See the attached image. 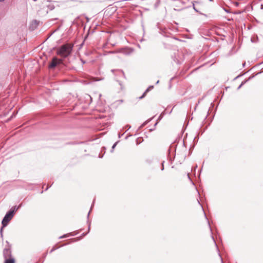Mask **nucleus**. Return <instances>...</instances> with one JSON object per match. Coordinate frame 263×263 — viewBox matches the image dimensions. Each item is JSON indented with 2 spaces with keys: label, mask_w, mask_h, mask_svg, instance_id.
Returning <instances> with one entry per match:
<instances>
[{
  "label": "nucleus",
  "mask_w": 263,
  "mask_h": 263,
  "mask_svg": "<svg viewBox=\"0 0 263 263\" xmlns=\"http://www.w3.org/2000/svg\"><path fill=\"white\" fill-rule=\"evenodd\" d=\"M222 97L219 99L217 101V103L216 105V106L214 108L215 104L214 102H212L211 103V106L209 109L208 111V115L206 116L204 120L203 121L202 124L201 125L199 131L197 133V135L201 136L205 131V130L208 128V127L210 125L211 123L212 122L216 112L217 111L218 106L219 104V103L221 101Z\"/></svg>",
  "instance_id": "obj_1"
},
{
  "label": "nucleus",
  "mask_w": 263,
  "mask_h": 263,
  "mask_svg": "<svg viewBox=\"0 0 263 263\" xmlns=\"http://www.w3.org/2000/svg\"><path fill=\"white\" fill-rule=\"evenodd\" d=\"M182 136V135L178 136L175 141L171 144L168 149L167 159L171 163H172L175 160L177 144L179 141L181 139Z\"/></svg>",
  "instance_id": "obj_2"
},
{
  "label": "nucleus",
  "mask_w": 263,
  "mask_h": 263,
  "mask_svg": "<svg viewBox=\"0 0 263 263\" xmlns=\"http://www.w3.org/2000/svg\"><path fill=\"white\" fill-rule=\"evenodd\" d=\"M71 49L67 45H63L59 47L57 50L58 54L61 56H67L71 54Z\"/></svg>",
  "instance_id": "obj_3"
},
{
  "label": "nucleus",
  "mask_w": 263,
  "mask_h": 263,
  "mask_svg": "<svg viewBox=\"0 0 263 263\" xmlns=\"http://www.w3.org/2000/svg\"><path fill=\"white\" fill-rule=\"evenodd\" d=\"M197 201H198V203H199V204L200 205V206H201V208H202V210H203V213H204V217H205V219L207 220L208 223V225H209V227L210 230V231H211V237H212V239H213V241H214V244H215V246H216V249H217V252H218V255H219V257H220V258L221 263H223V259H222V257H221V254H220V252H219V250L218 247V246H217V243H216V241H215V239H214V237H213V236L212 229H211V226H210V222H209V220H208V217H207V216L206 215V214H205V212H204V209H203V206H202V205H201V203H200L198 199H197Z\"/></svg>",
  "instance_id": "obj_4"
},
{
  "label": "nucleus",
  "mask_w": 263,
  "mask_h": 263,
  "mask_svg": "<svg viewBox=\"0 0 263 263\" xmlns=\"http://www.w3.org/2000/svg\"><path fill=\"white\" fill-rule=\"evenodd\" d=\"M7 245L3 250V256L5 259L13 257L12 255L11 245L8 241H6Z\"/></svg>",
  "instance_id": "obj_5"
},
{
  "label": "nucleus",
  "mask_w": 263,
  "mask_h": 263,
  "mask_svg": "<svg viewBox=\"0 0 263 263\" xmlns=\"http://www.w3.org/2000/svg\"><path fill=\"white\" fill-rule=\"evenodd\" d=\"M10 220L9 219H6L4 217H3L2 221V226L0 229V234L1 237L3 238V230L6 227L9 223Z\"/></svg>",
  "instance_id": "obj_6"
},
{
  "label": "nucleus",
  "mask_w": 263,
  "mask_h": 263,
  "mask_svg": "<svg viewBox=\"0 0 263 263\" xmlns=\"http://www.w3.org/2000/svg\"><path fill=\"white\" fill-rule=\"evenodd\" d=\"M15 213V211L11 208L6 212L4 217L10 221L13 218Z\"/></svg>",
  "instance_id": "obj_7"
},
{
  "label": "nucleus",
  "mask_w": 263,
  "mask_h": 263,
  "mask_svg": "<svg viewBox=\"0 0 263 263\" xmlns=\"http://www.w3.org/2000/svg\"><path fill=\"white\" fill-rule=\"evenodd\" d=\"M59 64V60L57 58L54 57L52 61L49 64L48 68L50 69L54 68Z\"/></svg>",
  "instance_id": "obj_8"
},
{
  "label": "nucleus",
  "mask_w": 263,
  "mask_h": 263,
  "mask_svg": "<svg viewBox=\"0 0 263 263\" xmlns=\"http://www.w3.org/2000/svg\"><path fill=\"white\" fill-rule=\"evenodd\" d=\"M134 51V48L132 47H126L122 48L121 52L125 55H129Z\"/></svg>",
  "instance_id": "obj_9"
},
{
  "label": "nucleus",
  "mask_w": 263,
  "mask_h": 263,
  "mask_svg": "<svg viewBox=\"0 0 263 263\" xmlns=\"http://www.w3.org/2000/svg\"><path fill=\"white\" fill-rule=\"evenodd\" d=\"M157 27L159 29V33L164 36L168 37L167 31L165 28L161 27L160 26V23H157L156 25Z\"/></svg>",
  "instance_id": "obj_10"
},
{
  "label": "nucleus",
  "mask_w": 263,
  "mask_h": 263,
  "mask_svg": "<svg viewBox=\"0 0 263 263\" xmlns=\"http://www.w3.org/2000/svg\"><path fill=\"white\" fill-rule=\"evenodd\" d=\"M95 199L93 200V201L92 202V203L91 204L90 209V210H89V212H88V213L87 214V223L88 224V231H87V233H88V234L90 232V225H91V221L89 219V217L90 213L91 212V209H92V206H93V205L95 204Z\"/></svg>",
  "instance_id": "obj_11"
},
{
  "label": "nucleus",
  "mask_w": 263,
  "mask_h": 263,
  "mask_svg": "<svg viewBox=\"0 0 263 263\" xmlns=\"http://www.w3.org/2000/svg\"><path fill=\"white\" fill-rule=\"evenodd\" d=\"M39 23L40 21L36 20H33L31 24L30 25V28H31L32 30H34L39 26Z\"/></svg>",
  "instance_id": "obj_12"
},
{
  "label": "nucleus",
  "mask_w": 263,
  "mask_h": 263,
  "mask_svg": "<svg viewBox=\"0 0 263 263\" xmlns=\"http://www.w3.org/2000/svg\"><path fill=\"white\" fill-rule=\"evenodd\" d=\"M111 71L112 72H114L115 71H116L117 72V73L116 74H118L120 76H122V77H123L125 79L126 78H125V73H124V71H123V70H121V69H118V70L112 69Z\"/></svg>",
  "instance_id": "obj_13"
},
{
  "label": "nucleus",
  "mask_w": 263,
  "mask_h": 263,
  "mask_svg": "<svg viewBox=\"0 0 263 263\" xmlns=\"http://www.w3.org/2000/svg\"><path fill=\"white\" fill-rule=\"evenodd\" d=\"M83 230V229H80V230H77V231H74L73 232H69V233H68V234H69V236H76V235H77L78 234H79V233L81 231H82Z\"/></svg>",
  "instance_id": "obj_14"
},
{
  "label": "nucleus",
  "mask_w": 263,
  "mask_h": 263,
  "mask_svg": "<svg viewBox=\"0 0 263 263\" xmlns=\"http://www.w3.org/2000/svg\"><path fill=\"white\" fill-rule=\"evenodd\" d=\"M15 259L14 257L10 258L9 259H4V263H15Z\"/></svg>",
  "instance_id": "obj_15"
},
{
  "label": "nucleus",
  "mask_w": 263,
  "mask_h": 263,
  "mask_svg": "<svg viewBox=\"0 0 263 263\" xmlns=\"http://www.w3.org/2000/svg\"><path fill=\"white\" fill-rule=\"evenodd\" d=\"M68 243H66V244H65V245H63L61 246H57V245H55L54 246H53L52 248L51 249V250L50 251V253H51L52 252H53V251H54L55 250L58 249L59 248H60V247H63L65 245H68Z\"/></svg>",
  "instance_id": "obj_16"
},
{
  "label": "nucleus",
  "mask_w": 263,
  "mask_h": 263,
  "mask_svg": "<svg viewBox=\"0 0 263 263\" xmlns=\"http://www.w3.org/2000/svg\"><path fill=\"white\" fill-rule=\"evenodd\" d=\"M261 73V72H257V73H253L252 74H251L249 78L248 79H245L246 80H247V82L248 81H249L250 80H252V79H253L255 77H256L257 75H258V74H260Z\"/></svg>",
  "instance_id": "obj_17"
},
{
  "label": "nucleus",
  "mask_w": 263,
  "mask_h": 263,
  "mask_svg": "<svg viewBox=\"0 0 263 263\" xmlns=\"http://www.w3.org/2000/svg\"><path fill=\"white\" fill-rule=\"evenodd\" d=\"M23 206V203H21L20 204H18V205H14V206H13L12 207V208L15 211V212H16V211L17 210H18L22 206Z\"/></svg>",
  "instance_id": "obj_18"
},
{
  "label": "nucleus",
  "mask_w": 263,
  "mask_h": 263,
  "mask_svg": "<svg viewBox=\"0 0 263 263\" xmlns=\"http://www.w3.org/2000/svg\"><path fill=\"white\" fill-rule=\"evenodd\" d=\"M193 119V117H191V118H189V120H192ZM189 121H187V119H185V121L184 122L183 126V129L185 130L186 126L189 124Z\"/></svg>",
  "instance_id": "obj_19"
},
{
  "label": "nucleus",
  "mask_w": 263,
  "mask_h": 263,
  "mask_svg": "<svg viewBox=\"0 0 263 263\" xmlns=\"http://www.w3.org/2000/svg\"><path fill=\"white\" fill-rule=\"evenodd\" d=\"M195 146V145H194L193 144L191 145L189 150V155H191L192 154Z\"/></svg>",
  "instance_id": "obj_20"
},
{
  "label": "nucleus",
  "mask_w": 263,
  "mask_h": 263,
  "mask_svg": "<svg viewBox=\"0 0 263 263\" xmlns=\"http://www.w3.org/2000/svg\"><path fill=\"white\" fill-rule=\"evenodd\" d=\"M246 83H247V80H246L245 79L240 83V84L239 85V86L237 87V89L239 90Z\"/></svg>",
  "instance_id": "obj_21"
},
{
  "label": "nucleus",
  "mask_w": 263,
  "mask_h": 263,
  "mask_svg": "<svg viewBox=\"0 0 263 263\" xmlns=\"http://www.w3.org/2000/svg\"><path fill=\"white\" fill-rule=\"evenodd\" d=\"M199 138V135H197L194 137V140H193V143H194V144H194V145H196V144L197 143V142H198V140Z\"/></svg>",
  "instance_id": "obj_22"
},
{
  "label": "nucleus",
  "mask_w": 263,
  "mask_h": 263,
  "mask_svg": "<svg viewBox=\"0 0 263 263\" xmlns=\"http://www.w3.org/2000/svg\"><path fill=\"white\" fill-rule=\"evenodd\" d=\"M120 142L119 140L117 141V142H116L111 147V149L110 150V152L111 153H112L114 152V150L115 149V148L116 147V146H117V145L118 144V143Z\"/></svg>",
  "instance_id": "obj_23"
},
{
  "label": "nucleus",
  "mask_w": 263,
  "mask_h": 263,
  "mask_svg": "<svg viewBox=\"0 0 263 263\" xmlns=\"http://www.w3.org/2000/svg\"><path fill=\"white\" fill-rule=\"evenodd\" d=\"M82 239V238L81 237V236H80L76 237L74 238L71 239L70 240H72V242H76V241H80Z\"/></svg>",
  "instance_id": "obj_24"
},
{
  "label": "nucleus",
  "mask_w": 263,
  "mask_h": 263,
  "mask_svg": "<svg viewBox=\"0 0 263 263\" xmlns=\"http://www.w3.org/2000/svg\"><path fill=\"white\" fill-rule=\"evenodd\" d=\"M82 239V238L81 237V236H80L76 237L74 238L71 239L70 240H72V242H76V241H80Z\"/></svg>",
  "instance_id": "obj_25"
},
{
  "label": "nucleus",
  "mask_w": 263,
  "mask_h": 263,
  "mask_svg": "<svg viewBox=\"0 0 263 263\" xmlns=\"http://www.w3.org/2000/svg\"><path fill=\"white\" fill-rule=\"evenodd\" d=\"M154 85H150L146 89V90L144 91H145L147 93L149 91L152 90L154 88Z\"/></svg>",
  "instance_id": "obj_26"
},
{
  "label": "nucleus",
  "mask_w": 263,
  "mask_h": 263,
  "mask_svg": "<svg viewBox=\"0 0 263 263\" xmlns=\"http://www.w3.org/2000/svg\"><path fill=\"white\" fill-rule=\"evenodd\" d=\"M68 237H69L68 233H66V234H63V235L60 236L59 237V239H60L66 238Z\"/></svg>",
  "instance_id": "obj_27"
},
{
  "label": "nucleus",
  "mask_w": 263,
  "mask_h": 263,
  "mask_svg": "<svg viewBox=\"0 0 263 263\" xmlns=\"http://www.w3.org/2000/svg\"><path fill=\"white\" fill-rule=\"evenodd\" d=\"M187 136V134H186L183 139V146H184L185 147H186V142H185V138L186 137V136Z\"/></svg>",
  "instance_id": "obj_28"
},
{
  "label": "nucleus",
  "mask_w": 263,
  "mask_h": 263,
  "mask_svg": "<svg viewBox=\"0 0 263 263\" xmlns=\"http://www.w3.org/2000/svg\"><path fill=\"white\" fill-rule=\"evenodd\" d=\"M257 41H258V37L257 36H255V37H252L251 39V41L252 43H256V42H257Z\"/></svg>",
  "instance_id": "obj_29"
},
{
  "label": "nucleus",
  "mask_w": 263,
  "mask_h": 263,
  "mask_svg": "<svg viewBox=\"0 0 263 263\" xmlns=\"http://www.w3.org/2000/svg\"><path fill=\"white\" fill-rule=\"evenodd\" d=\"M34 185V184L29 183L27 184V188L30 190H33V186Z\"/></svg>",
  "instance_id": "obj_30"
},
{
  "label": "nucleus",
  "mask_w": 263,
  "mask_h": 263,
  "mask_svg": "<svg viewBox=\"0 0 263 263\" xmlns=\"http://www.w3.org/2000/svg\"><path fill=\"white\" fill-rule=\"evenodd\" d=\"M151 120H147L146 121H145V122H144L140 126V127L142 128L144 126H145L149 121H150Z\"/></svg>",
  "instance_id": "obj_31"
},
{
  "label": "nucleus",
  "mask_w": 263,
  "mask_h": 263,
  "mask_svg": "<svg viewBox=\"0 0 263 263\" xmlns=\"http://www.w3.org/2000/svg\"><path fill=\"white\" fill-rule=\"evenodd\" d=\"M160 4V0H157L155 4V8H157Z\"/></svg>",
  "instance_id": "obj_32"
},
{
  "label": "nucleus",
  "mask_w": 263,
  "mask_h": 263,
  "mask_svg": "<svg viewBox=\"0 0 263 263\" xmlns=\"http://www.w3.org/2000/svg\"><path fill=\"white\" fill-rule=\"evenodd\" d=\"M47 7L50 10H53L55 8L53 5H49Z\"/></svg>",
  "instance_id": "obj_33"
},
{
  "label": "nucleus",
  "mask_w": 263,
  "mask_h": 263,
  "mask_svg": "<svg viewBox=\"0 0 263 263\" xmlns=\"http://www.w3.org/2000/svg\"><path fill=\"white\" fill-rule=\"evenodd\" d=\"M147 95V93L145 91H144V92L142 93V95L139 97V99H143Z\"/></svg>",
  "instance_id": "obj_34"
},
{
  "label": "nucleus",
  "mask_w": 263,
  "mask_h": 263,
  "mask_svg": "<svg viewBox=\"0 0 263 263\" xmlns=\"http://www.w3.org/2000/svg\"><path fill=\"white\" fill-rule=\"evenodd\" d=\"M131 128V126L129 124H127L123 128V129H125V130H126V132L130 128Z\"/></svg>",
  "instance_id": "obj_35"
},
{
  "label": "nucleus",
  "mask_w": 263,
  "mask_h": 263,
  "mask_svg": "<svg viewBox=\"0 0 263 263\" xmlns=\"http://www.w3.org/2000/svg\"><path fill=\"white\" fill-rule=\"evenodd\" d=\"M126 132V130H125L124 132H123L122 133H121L120 132H119L118 133V138H121L122 137V136Z\"/></svg>",
  "instance_id": "obj_36"
},
{
  "label": "nucleus",
  "mask_w": 263,
  "mask_h": 263,
  "mask_svg": "<svg viewBox=\"0 0 263 263\" xmlns=\"http://www.w3.org/2000/svg\"><path fill=\"white\" fill-rule=\"evenodd\" d=\"M223 10L227 13H231V10H230V8H224Z\"/></svg>",
  "instance_id": "obj_37"
},
{
  "label": "nucleus",
  "mask_w": 263,
  "mask_h": 263,
  "mask_svg": "<svg viewBox=\"0 0 263 263\" xmlns=\"http://www.w3.org/2000/svg\"><path fill=\"white\" fill-rule=\"evenodd\" d=\"M165 161H163L161 163V171H163L164 169V163Z\"/></svg>",
  "instance_id": "obj_38"
},
{
  "label": "nucleus",
  "mask_w": 263,
  "mask_h": 263,
  "mask_svg": "<svg viewBox=\"0 0 263 263\" xmlns=\"http://www.w3.org/2000/svg\"><path fill=\"white\" fill-rule=\"evenodd\" d=\"M88 234V233L87 232H84L80 236L81 237L83 238H84L85 236H86Z\"/></svg>",
  "instance_id": "obj_39"
},
{
  "label": "nucleus",
  "mask_w": 263,
  "mask_h": 263,
  "mask_svg": "<svg viewBox=\"0 0 263 263\" xmlns=\"http://www.w3.org/2000/svg\"><path fill=\"white\" fill-rule=\"evenodd\" d=\"M192 4H193V9H194V10L196 12H199V10H197V9H196V8L195 7V5H194V2H192Z\"/></svg>",
  "instance_id": "obj_40"
},
{
  "label": "nucleus",
  "mask_w": 263,
  "mask_h": 263,
  "mask_svg": "<svg viewBox=\"0 0 263 263\" xmlns=\"http://www.w3.org/2000/svg\"><path fill=\"white\" fill-rule=\"evenodd\" d=\"M106 150V147L105 146H103L101 148V153H103V154H105Z\"/></svg>",
  "instance_id": "obj_41"
},
{
  "label": "nucleus",
  "mask_w": 263,
  "mask_h": 263,
  "mask_svg": "<svg viewBox=\"0 0 263 263\" xmlns=\"http://www.w3.org/2000/svg\"><path fill=\"white\" fill-rule=\"evenodd\" d=\"M131 136H132V134H129V133H128V134H127L126 135V136H125V140H127L129 137H131Z\"/></svg>",
  "instance_id": "obj_42"
},
{
  "label": "nucleus",
  "mask_w": 263,
  "mask_h": 263,
  "mask_svg": "<svg viewBox=\"0 0 263 263\" xmlns=\"http://www.w3.org/2000/svg\"><path fill=\"white\" fill-rule=\"evenodd\" d=\"M244 74H242V73H240L239 74V75H238L236 77H235L234 79V80H235L236 79H237L238 78L241 77V76H242Z\"/></svg>",
  "instance_id": "obj_43"
},
{
  "label": "nucleus",
  "mask_w": 263,
  "mask_h": 263,
  "mask_svg": "<svg viewBox=\"0 0 263 263\" xmlns=\"http://www.w3.org/2000/svg\"><path fill=\"white\" fill-rule=\"evenodd\" d=\"M117 82L121 86V89H123V87H122V84L121 81H119V80H117Z\"/></svg>",
  "instance_id": "obj_44"
},
{
  "label": "nucleus",
  "mask_w": 263,
  "mask_h": 263,
  "mask_svg": "<svg viewBox=\"0 0 263 263\" xmlns=\"http://www.w3.org/2000/svg\"><path fill=\"white\" fill-rule=\"evenodd\" d=\"M52 184H53V183H51V184H48V185H47V187L45 189V191H47L51 186Z\"/></svg>",
  "instance_id": "obj_45"
},
{
  "label": "nucleus",
  "mask_w": 263,
  "mask_h": 263,
  "mask_svg": "<svg viewBox=\"0 0 263 263\" xmlns=\"http://www.w3.org/2000/svg\"><path fill=\"white\" fill-rule=\"evenodd\" d=\"M47 255V252H46V253H44L43 254L42 257H43V259H45V258L46 257Z\"/></svg>",
  "instance_id": "obj_46"
},
{
  "label": "nucleus",
  "mask_w": 263,
  "mask_h": 263,
  "mask_svg": "<svg viewBox=\"0 0 263 263\" xmlns=\"http://www.w3.org/2000/svg\"><path fill=\"white\" fill-rule=\"evenodd\" d=\"M104 155V154H103H103H101V153H100V154H99V156H98V157H99V158H103V157Z\"/></svg>",
  "instance_id": "obj_47"
},
{
  "label": "nucleus",
  "mask_w": 263,
  "mask_h": 263,
  "mask_svg": "<svg viewBox=\"0 0 263 263\" xmlns=\"http://www.w3.org/2000/svg\"><path fill=\"white\" fill-rule=\"evenodd\" d=\"M91 53V51H88V52L85 53V55H87V56H88V55H90Z\"/></svg>",
  "instance_id": "obj_48"
},
{
  "label": "nucleus",
  "mask_w": 263,
  "mask_h": 263,
  "mask_svg": "<svg viewBox=\"0 0 263 263\" xmlns=\"http://www.w3.org/2000/svg\"><path fill=\"white\" fill-rule=\"evenodd\" d=\"M60 27V26H59V27H58V28L57 30H54V31H53V32H52L50 35H49V36H48V37H49L51 35H52V34H53L54 32H55L57 30H58V29H59Z\"/></svg>",
  "instance_id": "obj_49"
},
{
  "label": "nucleus",
  "mask_w": 263,
  "mask_h": 263,
  "mask_svg": "<svg viewBox=\"0 0 263 263\" xmlns=\"http://www.w3.org/2000/svg\"><path fill=\"white\" fill-rule=\"evenodd\" d=\"M187 177H188L190 181H192V179H191V177H190V175H189V173L187 174Z\"/></svg>",
  "instance_id": "obj_50"
},
{
  "label": "nucleus",
  "mask_w": 263,
  "mask_h": 263,
  "mask_svg": "<svg viewBox=\"0 0 263 263\" xmlns=\"http://www.w3.org/2000/svg\"><path fill=\"white\" fill-rule=\"evenodd\" d=\"M161 115H162V114L159 116V117H158V119H157V121H158V120H160L161 119Z\"/></svg>",
  "instance_id": "obj_51"
},
{
  "label": "nucleus",
  "mask_w": 263,
  "mask_h": 263,
  "mask_svg": "<svg viewBox=\"0 0 263 263\" xmlns=\"http://www.w3.org/2000/svg\"><path fill=\"white\" fill-rule=\"evenodd\" d=\"M239 4L238 2H236L235 4V5L237 7H238L239 6Z\"/></svg>",
  "instance_id": "obj_52"
},
{
  "label": "nucleus",
  "mask_w": 263,
  "mask_h": 263,
  "mask_svg": "<svg viewBox=\"0 0 263 263\" xmlns=\"http://www.w3.org/2000/svg\"><path fill=\"white\" fill-rule=\"evenodd\" d=\"M87 96L90 99V101H92V98L91 97V96L88 95H87Z\"/></svg>",
  "instance_id": "obj_53"
},
{
  "label": "nucleus",
  "mask_w": 263,
  "mask_h": 263,
  "mask_svg": "<svg viewBox=\"0 0 263 263\" xmlns=\"http://www.w3.org/2000/svg\"><path fill=\"white\" fill-rule=\"evenodd\" d=\"M174 78H175V77H172V78L170 79V83H171V82H172V81H173V80H174Z\"/></svg>",
  "instance_id": "obj_54"
},
{
  "label": "nucleus",
  "mask_w": 263,
  "mask_h": 263,
  "mask_svg": "<svg viewBox=\"0 0 263 263\" xmlns=\"http://www.w3.org/2000/svg\"><path fill=\"white\" fill-rule=\"evenodd\" d=\"M240 13H241V12L240 11H238V12H235L234 14H240Z\"/></svg>",
  "instance_id": "obj_55"
},
{
  "label": "nucleus",
  "mask_w": 263,
  "mask_h": 263,
  "mask_svg": "<svg viewBox=\"0 0 263 263\" xmlns=\"http://www.w3.org/2000/svg\"><path fill=\"white\" fill-rule=\"evenodd\" d=\"M245 65H246V62H243V63H242V67H245Z\"/></svg>",
  "instance_id": "obj_56"
},
{
  "label": "nucleus",
  "mask_w": 263,
  "mask_h": 263,
  "mask_svg": "<svg viewBox=\"0 0 263 263\" xmlns=\"http://www.w3.org/2000/svg\"><path fill=\"white\" fill-rule=\"evenodd\" d=\"M146 162L148 163H151V160H146Z\"/></svg>",
  "instance_id": "obj_57"
},
{
  "label": "nucleus",
  "mask_w": 263,
  "mask_h": 263,
  "mask_svg": "<svg viewBox=\"0 0 263 263\" xmlns=\"http://www.w3.org/2000/svg\"><path fill=\"white\" fill-rule=\"evenodd\" d=\"M159 80H158L156 82V85H157L159 83Z\"/></svg>",
  "instance_id": "obj_58"
},
{
  "label": "nucleus",
  "mask_w": 263,
  "mask_h": 263,
  "mask_svg": "<svg viewBox=\"0 0 263 263\" xmlns=\"http://www.w3.org/2000/svg\"><path fill=\"white\" fill-rule=\"evenodd\" d=\"M158 121H157V122L154 124V127H156V126L157 125V124H158Z\"/></svg>",
  "instance_id": "obj_59"
},
{
  "label": "nucleus",
  "mask_w": 263,
  "mask_h": 263,
  "mask_svg": "<svg viewBox=\"0 0 263 263\" xmlns=\"http://www.w3.org/2000/svg\"><path fill=\"white\" fill-rule=\"evenodd\" d=\"M154 129H155V128H151V129H149V130H150L151 132H152V131H153Z\"/></svg>",
  "instance_id": "obj_60"
},
{
  "label": "nucleus",
  "mask_w": 263,
  "mask_h": 263,
  "mask_svg": "<svg viewBox=\"0 0 263 263\" xmlns=\"http://www.w3.org/2000/svg\"><path fill=\"white\" fill-rule=\"evenodd\" d=\"M83 64H85L86 62L85 61L82 60L81 61Z\"/></svg>",
  "instance_id": "obj_61"
},
{
  "label": "nucleus",
  "mask_w": 263,
  "mask_h": 263,
  "mask_svg": "<svg viewBox=\"0 0 263 263\" xmlns=\"http://www.w3.org/2000/svg\"><path fill=\"white\" fill-rule=\"evenodd\" d=\"M202 167H203V165L202 166V167H201V168H200V172H201V171H202Z\"/></svg>",
  "instance_id": "obj_62"
},
{
  "label": "nucleus",
  "mask_w": 263,
  "mask_h": 263,
  "mask_svg": "<svg viewBox=\"0 0 263 263\" xmlns=\"http://www.w3.org/2000/svg\"><path fill=\"white\" fill-rule=\"evenodd\" d=\"M5 0H0V2H4Z\"/></svg>",
  "instance_id": "obj_63"
},
{
  "label": "nucleus",
  "mask_w": 263,
  "mask_h": 263,
  "mask_svg": "<svg viewBox=\"0 0 263 263\" xmlns=\"http://www.w3.org/2000/svg\"><path fill=\"white\" fill-rule=\"evenodd\" d=\"M197 167V164H196V165L195 166V169H196Z\"/></svg>",
  "instance_id": "obj_64"
}]
</instances>
